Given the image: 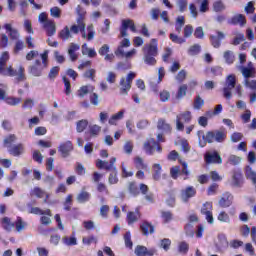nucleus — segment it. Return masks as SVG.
I'll return each instance as SVG.
<instances>
[{
  "instance_id": "obj_1",
  "label": "nucleus",
  "mask_w": 256,
  "mask_h": 256,
  "mask_svg": "<svg viewBox=\"0 0 256 256\" xmlns=\"http://www.w3.org/2000/svg\"><path fill=\"white\" fill-rule=\"evenodd\" d=\"M9 59V52L5 51L1 54L0 75H3L4 77H15L14 83H22L23 81H27V76L25 75V67L19 66L18 71L15 70L12 65L7 67V62Z\"/></svg>"
},
{
  "instance_id": "obj_2",
  "label": "nucleus",
  "mask_w": 256,
  "mask_h": 256,
  "mask_svg": "<svg viewBox=\"0 0 256 256\" xmlns=\"http://www.w3.org/2000/svg\"><path fill=\"white\" fill-rule=\"evenodd\" d=\"M77 14V24H73L70 27V33L72 35H79V33H81L82 39H87V41H93V39H95V26H93V24H90L88 26L87 24H85V14L81 13V6L77 7ZM85 29L87 30V32H85Z\"/></svg>"
},
{
  "instance_id": "obj_3",
  "label": "nucleus",
  "mask_w": 256,
  "mask_h": 256,
  "mask_svg": "<svg viewBox=\"0 0 256 256\" xmlns=\"http://www.w3.org/2000/svg\"><path fill=\"white\" fill-rule=\"evenodd\" d=\"M199 147H207V143H225L227 140V131L223 130H210L206 134L203 130L197 132Z\"/></svg>"
},
{
  "instance_id": "obj_4",
  "label": "nucleus",
  "mask_w": 256,
  "mask_h": 256,
  "mask_svg": "<svg viewBox=\"0 0 256 256\" xmlns=\"http://www.w3.org/2000/svg\"><path fill=\"white\" fill-rule=\"evenodd\" d=\"M142 51L144 53L143 60L146 65H150V66L157 65V59H155V57L159 55L157 39L152 38L150 44H146L143 47Z\"/></svg>"
},
{
  "instance_id": "obj_5",
  "label": "nucleus",
  "mask_w": 256,
  "mask_h": 256,
  "mask_svg": "<svg viewBox=\"0 0 256 256\" xmlns=\"http://www.w3.org/2000/svg\"><path fill=\"white\" fill-rule=\"evenodd\" d=\"M136 74L134 72H130L126 78L122 77L120 79V95H128L129 91H131V85H133V79H135Z\"/></svg>"
},
{
  "instance_id": "obj_6",
  "label": "nucleus",
  "mask_w": 256,
  "mask_h": 256,
  "mask_svg": "<svg viewBox=\"0 0 256 256\" xmlns=\"http://www.w3.org/2000/svg\"><path fill=\"white\" fill-rule=\"evenodd\" d=\"M193 116L191 115V111L181 112L176 116V129L177 131H185V124L183 123H191Z\"/></svg>"
},
{
  "instance_id": "obj_7",
  "label": "nucleus",
  "mask_w": 256,
  "mask_h": 256,
  "mask_svg": "<svg viewBox=\"0 0 256 256\" xmlns=\"http://www.w3.org/2000/svg\"><path fill=\"white\" fill-rule=\"evenodd\" d=\"M204 161L206 165H221L223 163V158L217 151L206 152L204 154Z\"/></svg>"
},
{
  "instance_id": "obj_8",
  "label": "nucleus",
  "mask_w": 256,
  "mask_h": 256,
  "mask_svg": "<svg viewBox=\"0 0 256 256\" xmlns=\"http://www.w3.org/2000/svg\"><path fill=\"white\" fill-rule=\"evenodd\" d=\"M235 85H237V78H235V75L230 74L226 79V87L223 88L225 99H231V91L235 89Z\"/></svg>"
},
{
  "instance_id": "obj_9",
  "label": "nucleus",
  "mask_w": 256,
  "mask_h": 256,
  "mask_svg": "<svg viewBox=\"0 0 256 256\" xmlns=\"http://www.w3.org/2000/svg\"><path fill=\"white\" fill-rule=\"evenodd\" d=\"M117 161V158L112 157L109 161H103L101 159H98L96 161V167L97 169H104L105 171H115L117 167L115 166V163Z\"/></svg>"
},
{
  "instance_id": "obj_10",
  "label": "nucleus",
  "mask_w": 256,
  "mask_h": 256,
  "mask_svg": "<svg viewBox=\"0 0 256 256\" xmlns=\"http://www.w3.org/2000/svg\"><path fill=\"white\" fill-rule=\"evenodd\" d=\"M130 29L132 33H137V27L135 26V22L131 19H126L122 21V26L120 28L121 37H127V30Z\"/></svg>"
},
{
  "instance_id": "obj_11",
  "label": "nucleus",
  "mask_w": 256,
  "mask_h": 256,
  "mask_svg": "<svg viewBox=\"0 0 256 256\" xmlns=\"http://www.w3.org/2000/svg\"><path fill=\"white\" fill-rule=\"evenodd\" d=\"M197 195V189L193 186H187L180 192V197L184 203H189V199H193Z\"/></svg>"
},
{
  "instance_id": "obj_12",
  "label": "nucleus",
  "mask_w": 256,
  "mask_h": 256,
  "mask_svg": "<svg viewBox=\"0 0 256 256\" xmlns=\"http://www.w3.org/2000/svg\"><path fill=\"white\" fill-rule=\"evenodd\" d=\"M73 149H74L73 142L69 140L66 142H62L58 147V151L64 159H67V157L71 155V151H73Z\"/></svg>"
},
{
  "instance_id": "obj_13",
  "label": "nucleus",
  "mask_w": 256,
  "mask_h": 256,
  "mask_svg": "<svg viewBox=\"0 0 256 256\" xmlns=\"http://www.w3.org/2000/svg\"><path fill=\"white\" fill-rule=\"evenodd\" d=\"M136 256H154L157 255V249L156 248H149L145 246L138 245L135 248L134 251Z\"/></svg>"
},
{
  "instance_id": "obj_14",
  "label": "nucleus",
  "mask_w": 256,
  "mask_h": 256,
  "mask_svg": "<svg viewBox=\"0 0 256 256\" xmlns=\"http://www.w3.org/2000/svg\"><path fill=\"white\" fill-rule=\"evenodd\" d=\"M140 231L144 237H149V235H153V233H155V226H153L151 222L145 220L140 224Z\"/></svg>"
},
{
  "instance_id": "obj_15",
  "label": "nucleus",
  "mask_w": 256,
  "mask_h": 256,
  "mask_svg": "<svg viewBox=\"0 0 256 256\" xmlns=\"http://www.w3.org/2000/svg\"><path fill=\"white\" fill-rule=\"evenodd\" d=\"M209 39L212 47H214V49H219V47H221V41L225 39V34L221 31H216V36L210 35Z\"/></svg>"
},
{
  "instance_id": "obj_16",
  "label": "nucleus",
  "mask_w": 256,
  "mask_h": 256,
  "mask_svg": "<svg viewBox=\"0 0 256 256\" xmlns=\"http://www.w3.org/2000/svg\"><path fill=\"white\" fill-rule=\"evenodd\" d=\"M241 73L244 79H251L255 77L256 71H255V67H253V63L249 62L248 67L242 66Z\"/></svg>"
},
{
  "instance_id": "obj_17",
  "label": "nucleus",
  "mask_w": 256,
  "mask_h": 256,
  "mask_svg": "<svg viewBox=\"0 0 256 256\" xmlns=\"http://www.w3.org/2000/svg\"><path fill=\"white\" fill-rule=\"evenodd\" d=\"M219 205L223 209L231 207L233 205V195L229 192L224 193L219 200Z\"/></svg>"
},
{
  "instance_id": "obj_18",
  "label": "nucleus",
  "mask_w": 256,
  "mask_h": 256,
  "mask_svg": "<svg viewBox=\"0 0 256 256\" xmlns=\"http://www.w3.org/2000/svg\"><path fill=\"white\" fill-rule=\"evenodd\" d=\"M228 25H239L240 27H243L244 25H247V18H245V15L243 14L235 15L228 20Z\"/></svg>"
},
{
  "instance_id": "obj_19",
  "label": "nucleus",
  "mask_w": 256,
  "mask_h": 256,
  "mask_svg": "<svg viewBox=\"0 0 256 256\" xmlns=\"http://www.w3.org/2000/svg\"><path fill=\"white\" fill-rule=\"evenodd\" d=\"M8 153L13 157H20V155H23V153H25V145H23V143L13 145L8 149Z\"/></svg>"
},
{
  "instance_id": "obj_20",
  "label": "nucleus",
  "mask_w": 256,
  "mask_h": 256,
  "mask_svg": "<svg viewBox=\"0 0 256 256\" xmlns=\"http://www.w3.org/2000/svg\"><path fill=\"white\" fill-rule=\"evenodd\" d=\"M232 187H243V173L241 172V170L233 171Z\"/></svg>"
},
{
  "instance_id": "obj_21",
  "label": "nucleus",
  "mask_w": 256,
  "mask_h": 256,
  "mask_svg": "<svg viewBox=\"0 0 256 256\" xmlns=\"http://www.w3.org/2000/svg\"><path fill=\"white\" fill-rule=\"evenodd\" d=\"M141 219V212L136 209L134 212L129 211L126 216V221L128 225H133L134 223H137L138 220Z\"/></svg>"
},
{
  "instance_id": "obj_22",
  "label": "nucleus",
  "mask_w": 256,
  "mask_h": 256,
  "mask_svg": "<svg viewBox=\"0 0 256 256\" xmlns=\"http://www.w3.org/2000/svg\"><path fill=\"white\" fill-rule=\"evenodd\" d=\"M140 191L143 195H145L144 198L146 201H148V203H155V195H153V193H149V186H147V184L141 183Z\"/></svg>"
},
{
  "instance_id": "obj_23",
  "label": "nucleus",
  "mask_w": 256,
  "mask_h": 256,
  "mask_svg": "<svg viewBox=\"0 0 256 256\" xmlns=\"http://www.w3.org/2000/svg\"><path fill=\"white\" fill-rule=\"evenodd\" d=\"M155 145H157V141H155V138H150L145 141L144 143V151L147 155H153L155 153Z\"/></svg>"
},
{
  "instance_id": "obj_24",
  "label": "nucleus",
  "mask_w": 256,
  "mask_h": 256,
  "mask_svg": "<svg viewBox=\"0 0 256 256\" xmlns=\"http://www.w3.org/2000/svg\"><path fill=\"white\" fill-rule=\"evenodd\" d=\"M128 193H130L132 197H139V195H141V184L137 185V182L135 181L129 182Z\"/></svg>"
},
{
  "instance_id": "obj_25",
  "label": "nucleus",
  "mask_w": 256,
  "mask_h": 256,
  "mask_svg": "<svg viewBox=\"0 0 256 256\" xmlns=\"http://www.w3.org/2000/svg\"><path fill=\"white\" fill-rule=\"evenodd\" d=\"M43 28L46 31V35L48 37H53V35H55V33H57V27L55 26V21L51 20V21H47L44 25Z\"/></svg>"
},
{
  "instance_id": "obj_26",
  "label": "nucleus",
  "mask_w": 256,
  "mask_h": 256,
  "mask_svg": "<svg viewBox=\"0 0 256 256\" xmlns=\"http://www.w3.org/2000/svg\"><path fill=\"white\" fill-rule=\"evenodd\" d=\"M80 47L79 44L71 43L68 48V55L70 57V60L75 62L77 59H79V55H77L76 51H79Z\"/></svg>"
},
{
  "instance_id": "obj_27",
  "label": "nucleus",
  "mask_w": 256,
  "mask_h": 256,
  "mask_svg": "<svg viewBox=\"0 0 256 256\" xmlns=\"http://www.w3.org/2000/svg\"><path fill=\"white\" fill-rule=\"evenodd\" d=\"M28 213H30L31 215H48V217H53L51 209L41 210V208L39 207H31L28 210Z\"/></svg>"
},
{
  "instance_id": "obj_28",
  "label": "nucleus",
  "mask_w": 256,
  "mask_h": 256,
  "mask_svg": "<svg viewBox=\"0 0 256 256\" xmlns=\"http://www.w3.org/2000/svg\"><path fill=\"white\" fill-rule=\"evenodd\" d=\"M4 29L8 31V35L12 41H17V39H19V31H17V29H13V26H11V24H5Z\"/></svg>"
},
{
  "instance_id": "obj_29",
  "label": "nucleus",
  "mask_w": 256,
  "mask_h": 256,
  "mask_svg": "<svg viewBox=\"0 0 256 256\" xmlns=\"http://www.w3.org/2000/svg\"><path fill=\"white\" fill-rule=\"evenodd\" d=\"M0 223H1L2 229H4V231L11 232L13 227H15V223L11 222V218H9V217L2 218Z\"/></svg>"
},
{
  "instance_id": "obj_30",
  "label": "nucleus",
  "mask_w": 256,
  "mask_h": 256,
  "mask_svg": "<svg viewBox=\"0 0 256 256\" xmlns=\"http://www.w3.org/2000/svg\"><path fill=\"white\" fill-rule=\"evenodd\" d=\"M43 69H45L44 66H29L28 72L30 75H33V77H41L43 75Z\"/></svg>"
},
{
  "instance_id": "obj_31",
  "label": "nucleus",
  "mask_w": 256,
  "mask_h": 256,
  "mask_svg": "<svg viewBox=\"0 0 256 256\" xmlns=\"http://www.w3.org/2000/svg\"><path fill=\"white\" fill-rule=\"evenodd\" d=\"M82 55H88L90 59H93L97 57V51H95V48H89L87 47V44L82 45Z\"/></svg>"
},
{
  "instance_id": "obj_32",
  "label": "nucleus",
  "mask_w": 256,
  "mask_h": 256,
  "mask_svg": "<svg viewBox=\"0 0 256 256\" xmlns=\"http://www.w3.org/2000/svg\"><path fill=\"white\" fill-rule=\"evenodd\" d=\"M58 37L62 39V41L70 39V37H72L71 28L69 29V26H65L64 29L59 32Z\"/></svg>"
},
{
  "instance_id": "obj_33",
  "label": "nucleus",
  "mask_w": 256,
  "mask_h": 256,
  "mask_svg": "<svg viewBox=\"0 0 256 256\" xmlns=\"http://www.w3.org/2000/svg\"><path fill=\"white\" fill-rule=\"evenodd\" d=\"M134 165H135V168L138 170L146 171V169H147V164L145 163L143 158H141L139 156H136L134 158Z\"/></svg>"
},
{
  "instance_id": "obj_34",
  "label": "nucleus",
  "mask_w": 256,
  "mask_h": 256,
  "mask_svg": "<svg viewBox=\"0 0 256 256\" xmlns=\"http://www.w3.org/2000/svg\"><path fill=\"white\" fill-rule=\"evenodd\" d=\"M152 169H153L152 177L154 181H159V179H161V171L163 169L161 167V164H153Z\"/></svg>"
},
{
  "instance_id": "obj_35",
  "label": "nucleus",
  "mask_w": 256,
  "mask_h": 256,
  "mask_svg": "<svg viewBox=\"0 0 256 256\" xmlns=\"http://www.w3.org/2000/svg\"><path fill=\"white\" fill-rule=\"evenodd\" d=\"M14 227L18 233H21V231L27 227V222L23 221V218L18 216L14 223Z\"/></svg>"
},
{
  "instance_id": "obj_36",
  "label": "nucleus",
  "mask_w": 256,
  "mask_h": 256,
  "mask_svg": "<svg viewBox=\"0 0 256 256\" xmlns=\"http://www.w3.org/2000/svg\"><path fill=\"white\" fill-rule=\"evenodd\" d=\"M162 222L164 224L171 223V220L173 219V212L172 211H165L162 210L160 212Z\"/></svg>"
},
{
  "instance_id": "obj_37",
  "label": "nucleus",
  "mask_w": 256,
  "mask_h": 256,
  "mask_svg": "<svg viewBox=\"0 0 256 256\" xmlns=\"http://www.w3.org/2000/svg\"><path fill=\"white\" fill-rule=\"evenodd\" d=\"M223 57L227 65H233V63H235V54H233V51H225Z\"/></svg>"
},
{
  "instance_id": "obj_38",
  "label": "nucleus",
  "mask_w": 256,
  "mask_h": 256,
  "mask_svg": "<svg viewBox=\"0 0 256 256\" xmlns=\"http://www.w3.org/2000/svg\"><path fill=\"white\" fill-rule=\"evenodd\" d=\"M91 199V193L87 191H81L77 196L78 203H87Z\"/></svg>"
},
{
  "instance_id": "obj_39",
  "label": "nucleus",
  "mask_w": 256,
  "mask_h": 256,
  "mask_svg": "<svg viewBox=\"0 0 256 256\" xmlns=\"http://www.w3.org/2000/svg\"><path fill=\"white\" fill-rule=\"evenodd\" d=\"M213 11L215 13H221L223 11H225L226 7H225V3H223V0H217L213 3Z\"/></svg>"
},
{
  "instance_id": "obj_40",
  "label": "nucleus",
  "mask_w": 256,
  "mask_h": 256,
  "mask_svg": "<svg viewBox=\"0 0 256 256\" xmlns=\"http://www.w3.org/2000/svg\"><path fill=\"white\" fill-rule=\"evenodd\" d=\"M204 105H205V100H203L201 96L198 95L194 98L193 109H195L196 111H200V109H202Z\"/></svg>"
},
{
  "instance_id": "obj_41",
  "label": "nucleus",
  "mask_w": 256,
  "mask_h": 256,
  "mask_svg": "<svg viewBox=\"0 0 256 256\" xmlns=\"http://www.w3.org/2000/svg\"><path fill=\"white\" fill-rule=\"evenodd\" d=\"M118 173L117 168L112 170L108 177V183L110 185H117L119 183V177H117Z\"/></svg>"
},
{
  "instance_id": "obj_42",
  "label": "nucleus",
  "mask_w": 256,
  "mask_h": 256,
  "mask_svg": "<svg viewBox=\"0 0 256 256\" xmlns=\"http://www.w3.org/2000/svg\"><path fill=\"white\" fill-rule=\"evenodd\" d=\"M178 253L181 255H187L189 253V243L181 241L178 243Z\"/></svg>"
},
{
  "instance_id": "obj_43",
  "label": "nucleus",
  "mask_w": 256,
  "mask_h": 256,
  "mask_svg": "<svg viewBox=\"0 0 256 256\" xmlns=\"http://www.w3.org/2000/svg\"><path fill=\"white\" fill-rule=\"evenodd\" d=\"M157 128L160 129V131H168L169 133L171 131V125L168 124L163 118L158 120Z\"/></svg>"
},
{
  "instance_id": "obj_44",
  "label": "nucleus",
  "mask_w": 256,
  "mask_h": 256,
  "mask_svg": "<svg viewBox=\"0 0 256 256\" xmlns=\"http://www.w3.org/2000/svg\"><path fill=\"white\" fill-rule=\"evenodd\" d=\"M62 242L68 247H73L77 245V238L75 236H65L62 238Z\"/></svg>"
},
{
  "instance_id": "obj_45",
  "label": "nucleus",
  "mask_w": 256,
  "mask_h": 256,
  "mask_svg": "<svg viewBox=\"0 0 256 256\" xmlns=\"http://www.w3.org/2000/svg\"><path fill=\"white\" fill-rule=\"evenodd\" d=\"M4 101L7 105H10L11 107H15L19 105V103H21L23 100L21 98L9 96V97H6Z\"/></svg>"
},
{
  "instance_id": "obj_46",
  "label": "nucleus",
  "mask_w": 256,
  "mask_h": 256,
  "mask_svg": "<svg viewBox=\"0 0 256 256\" xmlns=\"http://www.w3.org/2000/svg\"><path fill=\"white\" fill-rule=\"evenodd\" d=\"M59 71H61V68L59 66L52 67L48 74V79H50V81H55V79L59 77Z\"/></svg>"
},
{
  "instance_id": "obj_47",
  "label": "nucleus",
  "mask_w": 256,
  "mask_h": 256,
  "mask_svg": "<svg viewBox=\"0 0 256 256\" xmlns=\"http://www.w3.org/2000/svg\"><path fill=\"white\" fill-rule=\"evenodd\" d=\"M89 125V121L82 119L77 122L76 124V131L77 133H83L87 129V126Z\"/></svg>"
},
{
  "instance_id": "obj_48",
  "label": "nucleus",
  "mask_w": 256,
  "mask_h": 256,
  "mask_svg": "<svg viewBox=\"0 0 256 256\" xmlns=\"http://www.w3.org/2000/svg\"><path fill=\"white\" fill-rule=\"evenodd\" d=\"M124 114H125V112L122 110V111H119L118 113L112 115L109 119V125H117V122L119 120H121V118L123 117Z\"/></svg>"
},
{
  "instance_id": "obj_49",
  "label": "nucleus",
  "mask_w": 256,
  "mask_h": 256,
  "mask_svg": "<svg viewBox=\"0 0 256 256\" xmlns=\"http://www.w3.org/2000/svg\"><path fill=\"white\" fill-rule=\"evenodd\" d=\"M187 84H182L179 86L178 91L176 93V99H183L187 95Z\"/></svg>"
},
{
  "instance_id": "obj_50",
  "label": "nucleus",
  "mask_w": 256,
  "mask_h": 256,
  "mask_svg": "<svg viewBox=\"0 0 256 256\" xmlns=\"http://www.w3.org/2000/svg\"><path fill=\"white\" fill-rule=\"evenodd\" d=\"M95 88L93 86H81L78 90V97H85L89 91H93Z\"/></svg>"
},
{
  "instance_id": "obj_51",
  "label": "nucleus",
  "mask_w": 256,
  "mask_h": 256,
  "mask_svg": "<svg viewBox=\"0 0 256 256\" xmlns=\"http://www.w3.org/2000/svg\"><path fill=\"white\" fill-rule=\"evenodd\" d=\"M15 141H17V136L15 134H10L4 139V145L10 149Z\"/></svg>"
},
{
  "instance_id": "obj_52",
  "label": "nucleus",
  "mask_w": 256,
  "mask_h": 256,
  "mask_svg": "<svg viewBox=\"0 0 256 256\" xmlns=\"http://www.w3.org/2000/svg\"><path fill=\"white\" fill-rule=\"evenodd\" d=\"M63 83H64V93L65 95H71V81L67 76H63L62 78Z\"/></svg>"
},
{
  "instance_id": "obj_53",
  "label": "nucleus",
  "mask_w": 256,
  "mask_h": 256,
  "mask_svg": "<svg viewBox=\"0 0 256 256\" xmlns=\"http://www.w3.org/2000/svg\"><path fill=\"white\" fill-rule=\"evenodd\" d=\"M74 171H75L76 175H79L80 177H83V175H85V173H87L85 166H83V164H81L80 162L76 163Z\"/></svg>"
},
{
  "instance_id": "obj_54",
  "label": "nucleus",
  "mask_w": 256,
  "mask_h": 256,
  "mask_svg": "<svg viewBox=\"0 0 256 256\" xmlns=\"http://www.w3.org/2000/svg\"><path fill=\"white\" fill-rule=\"evenodd\" d=\"M213 212V203L211 202H205L201 208V214L205 215L207 213Z\"/></svg>"
},
{
  "instance_id": "obj_55",
  "label": "nucleus",
  "mask_w": 256,
  "mask_h": 256,
  "mask_svg": "<svg viewBox=\"0 0 256 256\" xmlns=\"http://www.w3.org/2000/svg\"><path fill=\"white\" fill-rule=\"evenodd\" d=\"M31 195H34L38 199H43V197H45V195H47V193H45L44 190L41 189L40 187H34Z\"/></svg>"
},
{
  "instance_id": "obj_56",
  "label": "nucleus",
  "mask_w": 256,
  "mask_h": 256,
  "mask_svg": "<svg viewBox=\"0 0 256 256\" xmlns=\"http://www.w3.org/2000/svg\"><path fill=\"white\" fill-rule=\"evenodd\" d=\"M218 221L221 223H230L231 218H229V214L225 211H221L217 216Z\"/></svg>"
},
{
  "instance_id": "obj_57",
  "label": "nucleus",
  "mask_w": 256,
  "mask_h": 256,
  "mask_svg": "<svg viewBox=\"0 0 256 256\" xmlns=\"http://www.w3.org/2000/svg\"><path fill=\"white\" fill-rule=\"evenodd\" d=\"M124 243H125V247H127L128 249H133V241L131 240V232H126L124 234Z\"/></svg>"
},
{
  "instance_id": "obj_58",
  "label": "nucleus",
  "mask_w": 256,
  "mask_h": 256,
  "mask_svg": "<svg viewBox=\"0 0 256 256\" xmlns=\"http://www.w3.org/2000/svg\"><path fill=\"white\" fill-rule=\"evenodd\" d=\"M160 247L161 249H164V251H169L171 249V239L164 238L160 241Z\"/></svg>"
},
{
  "instance_id": "obj_59",
  "label": "nucleus",
  "mask_w": 256,
  "mask_h": 256,
  "mask_svg": "<svg viewBox=\"0 0 256 256\" xmlns=\"http://www.w3.org/2000/svg\"><path fill=\"white\" fill-rule=\"evenodd\" d=\"M96 73H97V71L95 69L91 68L84 72L83 77H85V79H90L91 81H95Z\"/></svg>"
},
{
  "instance_id": "obj_60",
  "label": "nucleus",
  "mask_w": 256,
  "mask_h": 256,
  "mask_svg": "<svg viewBox=\"0 0 256 256\" xmlns=\"http://www.w3.org/2000/svg\"><path fill=\"white\" fill-rule=\"evenodd\" d=\"M179 173H181V166H173L170 168V176L172 179H179Z\"/></svg>"
},
{
  "instance_id": "obj_61",
  "label": "nucleus",
  "mask_w": 256,
  "mask_h": 256,
  "mask_svg": "<svg viewBox=\"0 0 256 256\" xmlns=\"http://www.w3.org/2000/svg\"><path fill=\"white\" fill-rule=\"evenodd\" d=\"M89 133L92 137H97L101 133V126L97 124L90 126Z\"/></svg>"
},
{
  "instance_id": "obj_62",
  "label": "nucleus",
  "mask_w": 256,
  "mask_h": 256,
  "mask_svg": "<svg viewBox=\"0 0 256 256\" xmlns=\"http://www.w3.org/2000/svg\"><path fill=\"white\" fill-rule=\"evenodd\" d=\"M201 53V46L199 44H194L188 49V54L190 55H199Z\"/></svg>"
},
{
  "instance_id": "obj_63",
  "label": "nucleus",
  "mask_w": 256,
  "mask_h": 256,
  "mask_svg": "<svg viewBox=\"0 0 256 256\" xmlns=\"http://www.w3.org/2000/svg\"><path fill=\"white\" fill-rule=\"evenodd\" d=\"M82 243H83L84 245H91V244H93V243L97 244V237H95V236H93V235L88 236V237H84V238L82 239Z\"/></svg>"
},
{
  "instance_id": "obj_64",
  "label": "nucleus",
  "mask_w": 256,
  "mask_h": 256,
  "mask_svg": "<svg viewBox=\"0 0 256 256\" xmlns=\"http://www.w3.org/2000/svg\"><path fill=\"white\" fill-rule=\"evenodd\" d=\"M245 87H248V89H251L252 91H256V80H244Z\"/></svg>"
}]
</instances>
